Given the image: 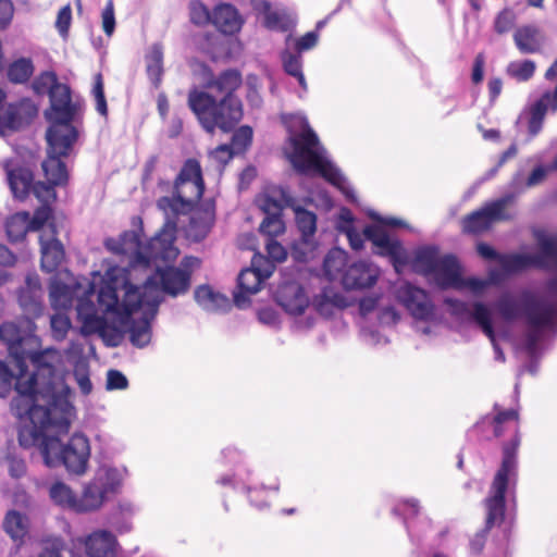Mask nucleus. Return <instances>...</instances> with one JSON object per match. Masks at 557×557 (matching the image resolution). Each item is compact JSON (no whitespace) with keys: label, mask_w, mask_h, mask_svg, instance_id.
<instances>
[{"label":"nucleus","mask_w":557,"mask_h":557,"mask_svg":"<svg viewBox=\"0 0 557 557\" xmlns=\"http://www.w3.org/2000/svg\"><path fill=\"white\" fill-rule=\"evenodd\" d=\"M242 84L240 71L226 69L207 79L205 87L208 91L197 89L189 91V108L207 133L213 134L215 128L230 133L242 121L243 103L236 96V90Z\"/></svg>","instance_id":"obj_1"},{"label":"nucleus","mask_w":557,"mask_h":557,"mask_svg":"<svg viewBox=\"0 0 557 557\" xmlns=\"http://www.w3.org/2000/svg\"><path fill=\"white\" fill-rule=\"evenodd\" d=\"M284 154L297 173L321 176L335 186L348 201L357 200L347 178L327 157L325 148L306 119L302 120L301 132L288 136Z\"/></svg>","instance_id":"obj_2"},{"label":"nucleus","mask_w":557,"mask_h":557,"mask_svg":"<svg viewBox=\"0 0 557 557\" xmlns=\"http://www.w3.org/2000/svg\"><path fill=\"white\" fill-rule=\"evenodd\" d=\"M544 318H557V315H445L443 321L447 326L443 330V333L455 331L465 339H469L474 333L481 331L493 345L495 360L505 362V354L498 342L509 343L516 352H519L520 348L516 345L515 338L509 337L510 333H512V336L516 335L517 341L522 339L530 330L531 319Z\"/></svg>","instance_id":"obj_3"},{"label":"nucleus","mask_w":557,"mask_h":557,"mask_svg":"<svg viewBox=\"0 0 557 557\" xmlns=\"http://www.w3.org/2000/svg\"><path fill=\"white\" fill-rule=\"evenodd\" d=\"M187 201L181 195L169 198L162 197L158 200V207L164 211L171 210L173 215L166 213L163 226L150 238L144 250H139L140 235L136 231H125L121 234L123 242L128 247V253L135 251V263L151 267V263L159 261L174 262L180 253L175 247L178 214V207Z\"/></svg>","instance_id":"obj_4"},{"label":"nucleus","mask_w":557,"mask_h":557,"mask_svg":"<svg viewBox=\"0 0 557 557\" xmlns=\"http://www.w3.org/2000/svg\"><path fill=\"white\" fill-rule=\"evenodd\" d=\"M521 444L519 429L516 428L512 437L503 443L500 466L495 472L490 485L488 495L484 499L486 508L485 528L490 530L504 521L506 512V495L509 503L516 505V493L519 480L518 450Z\"/></svg>","instance_id":"obj_5"},{"label":"nucleus","mask_w":557,"mask_h":557,"mask_svg":"<svg viewBox=\"0 0 557 557\" xmlns=\"http://www.w3.org/2000/svg\"><path fill=\"white\" fill-rule=\"evenodd\" d=\"M359 339L367 346L380 347L389 343V333L398 323H406L424 339L443 334L445 315H354Z\"/></svg>","instance_id":"obj_6"},{"label":"nucleus","mask_w":557,"mask_h":557,"mask_svg":"<svg viewBox=\"0 0 557 557\" xmlns=\"http://www.w3.org/2000/svg\"><path fill=\"white\" fill-rule=\"evenodd\" d=\"M276 297L285 313H305L309 306L319 314L333 313L335 309L343 310L349 305L343 293L331 287L323 288L310 300L306 295L305 287L296 282L281 285Z\"/></svg>","instance_id":"obj_7"},{"label":"nucleus","mask_w":557,"mask_h":557,"mask_svg":"<svg viewBox=\"0 0 557 557\" xmlns=\"http://www.w3.org/2000/svg\"><path fill=\"white\" fill-rule=\"evenodd\" d=\"M412 272L422 276H432L444 288L458 287L462 283L461 265L454 253L440 256L437 245H423L418 247L410 260Z\"/></svg>","instance_id":"obj_8"},{"label":"nucleus","mask_w":557,"mask_h":557,"mask_svg":"<svg viewBox=\"0 0 557 557\" xmlns=\"http://www.w3.org/2000/svg\"><path fill=\"white\" fill-rule=\"evenodd\" d=\"M540 251L536 255L520 252H502L498 263L507 275L522 273L530 268L548 270L554 264L557 270V236H548L542 232L535 234ZM548 294L557 298V276L546 284Z\"/></svg>","instance_id":"obj_9"},{"label":"nucleus","mask_w":557,"mask_h":557,"mask_svg":"<svg viewBox=\"0 0 557 557\" xmlns=\"http://www.w3.org/2000/svg\"><path fill=\"white\" fill-rule=\"evenodd\" d=\"M28 360L34 367V372L27 379L25 376L28 370L22 374L17 368L18 374L15 382L17 395L14 397L16 406H20L22 400H25V406H27V403L36 400V397L40 398L44 383L49 377H54L55 369L63 368L62 355L52 348L29 354Z\"/></svg>","instance_id":"obj_10"},{"label":"nucleus","mask_w":557,"mask_h":557,"mask_svg":"<svg viewBox=\"0 0 557 557\" xmlns=\"http://www.w3.org/2000/svg\"><path fill=\"white\" fill-rule=\"evenodd\" d=\"M57 375L49 377L40 392L44 404L41 407H33L30 410L32 420H39L41 423H49L58 433H67L74 406L70 401L71 389L63 384L61 389L57 388Z\"/></svg>","instance_id":"obj_11"},{"label":"nucleus","mask_w":557,"mask_h":557,"mask_svg":"<svg viewBox=\"0 0 557 557\" xmlns=\"http://www.w3.org/2000/svg\"><path fill=\"white\" fill-rule=\"evenodd\" d=\"M370 218L376 221L377 224H370L364 227V238L377 248V255L389 259V262L397 274H401L409 262L408 251L404 247L401 240L392 237L385 227L408 228V224L401 219L394 216L384 218L376 212H371Z\"/></svg>","instance_id":"obj_12"},{"label":"nucleus","mask_w":557,"mask_h":557,"mask_svg":"<svg viewBox=\"0 0 557 557\" xmlns=\"http://www.w3.org/2000/svg\"><path fill=\"white\" fill-rule=\"evenodd\" d=\"M89 457V440L82 433H75L66 443L57 435L46 443L45 463L50 468L64 466L69 473L81 475L87 470Z\"/></svg>","instance_id":"obj_13"},{"label":"nucleus","mask_w":557,"mask_h":557,"mask_svg":"<svg viewBox=\"0 0 557 557\" xmlns=\"http://www.w3.org/2000/svg\"><path fill=\"white\" fill-rule=\"evenodd\" d=\"M222 460L225 466H231V472L220 475L216 479V484L221 486H230L235 491H243L247 494L251 506L258 510H263L269 507L268 502L263 499V496L268 490L277 492L280 484L276 483L273 486H265L261 484L259 487L250 486L247 481L250 476L251 471L248 467L244 466V456L242 451L236 448L227 447L222 450Z\"/></svg>","instance_id":"obj_14"},{"label":"nucleus","mask_w":557,"mask_h":557,"mask_svg":"<svg viewBox=\"0 0 557 557\" xmlns=\"http://www.w3.org/2000/svg\"><path fill=\"white\" fill-rule=\"evenodd\" d=\"M529 326L530 330L522 339L517 341L512 333L509 337L515 338L516 345L520 348L519 352H523L529 358L528 363L523 366V370L536 375L541 358L557 337V318L531 319Z\"/></svg>","instance_id":"obj_15"},{"label":"nucleus","mask_w":557,"mask_h":557,"mask_svg":"<svg viewBox=\"0 0 557 557\" xmlns=\"http://www.w3.org/2000/svg\"><path fill=\"white\" fill-rule=\"evenodd\" d=\"M95 282H87L84 287L81 283L67 285L53 280L49 287V298L55 313L60 310H69L75 306V313H97L94 301Z\"/></svg>","instance_id":"obj_16"},{"label":"nucleus","mask_w":557,"mask_h":557,"mask_svg":"<svg viewBox=\"0 0 557 557\" xmlns=\"http://www.w3.org/2000/svg\"><path fill=\"white\" fill-rule=\"evenodd\" d=\"M287 208L294 212V223L299 239L292 245V256L298 262H307L314 256L318 216L296 199H287Z\"/></svg>","instance_id":"obj_17"},{"label":"nucleus","mask_w":557,"mask_h":557,"mask_svg":"<svg viewBox=\"0 0 557 557\" xmlns=\"http://www.w3.org/2000/svg\"><path fill=\"white\" fill-rule=\"evenodd\" d=\"M153 280L147 278L143 287L133 285L125 276L121 277V285L124 290L120 301L121 313H158L159 305L162 301L160 295H154L152 288Z\"/></svg>","instance_id":"obj_18"},{"label":"nucleus","mask_w":557,"mask_h":557,"mask_svg":"<svg viewBox=\"0 0 557 557\" xmlns=\"http://www.w3.org/2000/svg\"><path fill=\"white\" fill-rule=\"evenodd\" d=\"M82 318L83 335L98 334L107 347L120 346L126 335L125 319L133 315H77Z\"/></svg>","instance_id":"obj_19"},{"label":"nucleus","mask_w":557,"mask_h":557,"mask_svg":"<svg viewBox=\"0 0 557 557\" xmlns=\"http://www.w3.org/2000/svg\"><path fill=\"white\" fill-rule=\"evenodd\" d=\"M163 262L165 263L164 267L158 264V262L152 263L156 267V272L148 277L153 280L154 295L163 293L177 297L186 294L190 288V272L169 265V262Z\"/></svg>","instance_id":"obj_20"},{"label":"nucleus","mask_w":557,"mask_h":557,"mask_svg":"<svg viewBox=\"0 0 557 557\" xmlns=\"http://www.w3.org/2000/svg\"><path fill=\"white\" fill-rule=\"evenodd\" d=\"M392 511L403 519L411 542L420 545L423 536L432 529V521L428 517L419 518V500L417 498L403 499L393 507Z\"/></svg>","instance_id":"obj_21"},{"label":"nucleus","mask_w":557,"mask_h":557,"mask_svg":"<svg viewBox=\"0 0 557 557\" xmlns=\"http://www.w3.org/2000/svg\"><path fill=\"white\" fill-rule=\"evenodd\" d=\"M381 271L374 263L366 260L351 262L342 276L341 285L345 290H363L373 287Z\"/></svg>","instance_id":"obj_22"},{"label":"nucleus","mask_w":557,"mask_h":557,"mask_svg":"<svg viewBox=\"0 0 557 557\" xmlns=\"http://www.w3.org/2000/svg\"><path fill=\"white\" fill-rule=\"evenodd\" d=\"M46 132L47 154L55 157H69L78 138V132L72 122H49Z\"/></svg>","instance_id":"obj_23"},{"label":"nucleus","mask_w":557,"mask_h":557,"mask_svg":"<svg viewBox=\"0 0 557 557\" xmlns=\"http://www.w3.org/2000/svg\"><path fill=\"white\" fill-rule=\"evenodd\" d=\"M50 107L45 111L48 122H73L78 110V102L72 100L71 88L66 84L54 86L49 96Z\"/></svg>","instance_id":"obj_24"},{"label":"nucleus","mask_w":557,"mask_h":557,"mask_svg":"<svg viewBox=\"0 0 557 557\" xmlns=\"http://www.w3.org/2000/svg\"><path fill=\"white\" fill-rule=\"evenodd\" d=\"M37 115V108L29 100L10 103L0 113V135L4 136L28 126Z\"/></svg>","instance_id":"obj_25"},{"label":"nucleus","mask_w":557,"mask_h":557,"mask_svg":"<svg viewBox=\"0 0 557 557\" xmlns=\"http://www.w3.org/2000/svg\"><path fill=\"white\" fill-rule=\"evenodd\" d=\"M115 270L107 271L106 276L100 278V284L95 283V302L97 313H121L120 297L117 294L121 278L114 275Z\"/></svg>","instance_id":"obj_26"},{"label":"nucleus","mask_w":557,"mask_h":557,"mask_svg":"<svg viewBox=\"0 0 557 557\" xmlns=\"http://www.w3.org/2000/svg\"><path fill=\"white\" fill-rule=\"evenodd\" d=\"M41 260V270L47 273L58 271L65 259V250L61 240L57 237V227L54 224L49 225V235L41 234L39 236Z\"/></svg>","instance_id":"obj_27"},{"label":"nucleus","mask_w":557,"mask_h":557,"mask_svg":"<svg viewBox=\"0 0 557 557\" xmlns=\"http://www.w3.org/2000/svg\"><path fill=\"white\" fill-rule=\"evenodd\" d=\"M0 339L8 345V351L13 359L14 366L20 369L22 374L25 373L27 371L29 354L34 351L24 348L18 327L13 323H3L0 325Z\"/></svg>","instance_id":"obj_28"},{"label":"nucleus","mask_w":557,"mask_h":557,"mask_svg":"<svg viewBox=\"0 0 557 557\" xmlns=\"http://www.w3.org/2000/svg\"><path fill=\"white\" fill-rule=\"evenodd\" d=\"M396 298L408 313H433L429 294L411 283H405L396 292Z\"/></svg>","instance_id":"obj_29"},{"label":"nucleus","mask_w":557,"mask_h":557,"mask_svg":"<svg viewBox=\"0 0 557 557\" xmlns=\"http://www.w3.org/2000/svg\"><path fill=\"white\" fill-rule=\"evenodd\" d=\"M215 220L214 207L207 205L195 210L185 227V236L193 243L202 242L210 233Z\"/></svg>","instance_id":"obj_30"},{"label":"nucleus","mask_w":557,"mask_h":557,"mask_svg":"<svg viewBox=\"0 0 557 557\" xmlns=\"http://www.w3.org/2000/svg\"><path fill=\"white\" fill-rule=\"evenodd\" d=\"M262 284V275L258 269H246L237 276L238 290L233 294V302L238 310L247 309L249 296L258 293Z\"/></svg>","instance_id":"obj_31"},{"label":"nucleus","mask_w":557,"mask_h":557,"mask_svg":"<svg viewBox=\"0 0 557 557\" xmlns=\"http://www.w3.org/2000/svg\"><path fill=\"white\" fill-rule=\"evenodd\" d=\"M51 428L49 423H41L39 420H28V423L23 424L18 429V444L23 448H30L39 446L41 448L42 457L45 458L46 443L54 440L55 435L46 434V430Z\"/></svg>","instance_id":"obj_32"},{"label":"nucleus","mask_w":557,"mask_h":557,"mask_svg":"<svg viewBox=\"0 0 557 557\" xmlns=\"http://www.w3.org/2000/svg\"><path fill=\"white\" fill-rule=\"evenodd\" d=\"M44 290L37 275H27L25 286L18 294V302L24 313H44Z\"/></svg>","instance_id":"obj_33"},{"label":"nucleus","mask_w":557,"mask_h":557,"mask_svg":"<svg viewBox=\"0 0 557 557\" xmlns=\"http://www.w3.org/2000/svg\"><path fill=\"white\" fill-rule=\"evenodd\" d=\"M287 199H295L287 187L273 186L257 196L256 205L265 216L283 214V209L287 208Z\"/></svg>","instance_id":"obj_34"},{"label":"nucleus","mask_w":557,"mask_h":557,"mask_svg":"<svg viewBox=\"0 0 557 557\" xmlns=\"http://www.w3.org/2000/svg\"><path fill=\"white\" fill-rule=\"evenodd\" d=\"M286 318V324L289 331L296 335H304L312 330L319 331V325H334V323L344 325L337 319L338 315H283Z\"/></svg>","instance_id":"obj_35"},{"label":"nucleus","mask_w":557,"mask_h":557,"mask_svg":"<svg viewBox=\"0 0 557 557\" xmlns=\"http://www.w3.org/2000/svg\"><path fill=\"white\" fill-rule=\"evenodd\" d=\"M549 94H545L540 100H536L529 111H523L519 114L516 121L517 129H520L523 123H527L529 139L537 136L543 127L544 119L547 112V103L545 99H549Z\"/></svg>","instance_id":"obj_36"},{"label":"nucleus","mask_w":557,"mask_h":557,"mask_svg":"<svg viewBox=\"0 0 557 557\" xmlns=\"http://www.w3.org/2000/svg\"><path fill=\"white\" fill-rule=\"evenodd\" d=\"M157 315H139L138 319L133 315L131 319H125L126 334L129 336V342L137 348L146 347L152 336V322Z\"/></svg>","instance_id":"obj_37"},{"label":"nucleus","mask_w":557,"mask_h":557,"mask_svg":"<svg viewBox=\"0 0 557 557\" xmlns=\"http://www.w3.org/2000/svg\"><path fill=\"white\" fill-rule=\"evenodd\" d=\"M117 541L115 536L106 530L90 534L85 541V550L88 557H114Z\"/></svg>","instance_id":"obj_38"},{"label":"nucleus","mask_w":557,"mask_h":557,"mask_svg":"<svg viewBox=\"0 0 557 557\" xmlns=\"http://www.w3.org/2000/svg\"><path fill=\"white\" fill-rule=\"evenodd\" d=\"M495 222H499L487 202L479 210L466 215L461 221L465 234L478 235L487 231Z\"/></svg>","instance_id":"obj_39"},{"label":"nucleus","mask_w":557,"mask_h":557,"mask_svg":"<svg viewBox=\"0 0 557 557\" xmlns=\"http://www.w3.org/2000/svg\"><path fill=\"white\" fill-rule=\"evenodd\" d=\"M280 61L284 73L297 79L301 89L298 96L301 98L308 91V85L304 74L302 54L296 50L286 48L280 52Z\"/></svg>","instance_id":"obj_40"},{"label":"nucleus","mask_w":557,"mask_h":557,"mask_svg":"<svg viewBox=\"0 0 557 557\" xmlns=\"http://www.w3.org/2000/svg\"><path fill=\"white\" fill-rule=\"evenodd\" d=\"M348 263V253L338 247L329 250L323 259L322 270L324 277L330 282H342V276Z\"/></svg>","instance_id":"obj_41"},{"label":"nucleus","mask_w":557,"mask_h":557,"mask_svg":"<svg viewBox=\"0 0 557 557\" xmlns=\"http://www.w3.org/2000/svg\"><path fill=\"white\" fill-rule=\"evenodd\" d=\"M212 24L224 34H233L239 30L242 26L238 11L234 5L227 3H222L214 8Z\"/></svg>","instance_id":"obj_42"},{"label":"nucleus","mask_w":557,"mask_h":557,"mask_svg":"<svg viewBox=\"0 0 557 557\" xmlns=\"http://www.w3.org/2000/svg\"><path fill=\"white\" fill-rule=\"evenodd\" d=\"M194 297L205 310L228 309L232 306L226 295L214 290L209 284L198 286L195 289Z\"/></svg>","instance_id":"obj_43"},{"label":"nucleus","mask_w":557,"mask_h":557,"mask_svg":"<svg viewBox=\"0 0 557 557\" xmlns=\"http://www.w3.org/2000/svg\"><path fill=\"white\" fill-rule=\"evenodd\" d=\"M100 479L94 478L88 483L81 497L77 496V512H86L98 509L103 503L107 492L106 487L99 483Z\"/></svg>","instance_id":"obj_44"},{"label":"nucleus","mask_w":557,"mask_h":557,"mask_svg":"<svg viewBox=\"0 0 557 557\" xmlns=\"http://www.w3.org/2000/svg\"><path fill=\"white\" fill-rule=\"evenodd\" d=\"M8 181L14 197L24 199L33 187L34 174L29 169L18 166L8 171Z\"/></svg>","instance_id":"obj_45"},{"label":"nucleus","mask_w":557,"mask_h":557,"mask_svg":"<svg viewBox=\"0 0 557 557\" xmlns=\"http://www.w3.org/2000/svg\"><path fill=\"white\" fill-rule=\"evenodd\" d=\"M62 158L47 154V159L42 161L45 177L50 180L52 185L65 186L69 182V171Z\"/></svg>","instance_id":"obj_46"},{"label":"nucleus","mask_w":557,"mask_h":557,"mask_svg":"<svg viewBox=\"0 0 557 557\" xmlns=\"http://www.w3.org/2000/svg\"><path fill=\"white\" fill-rule=\"evenodd\" d=\"M5 232L10 242H22L26 234L32 232L29 228V213L22 211L8 218L5 222Z\"/></svg>","instance_id":"obj_47"},{"label":"nucleus","mask_w":557,"mask_h":557,"mask_svg":"<svg viewBox=\"0 0 557 557\" xmlns=\"http://www.w3.org/2000/svg\"><path fill=\"white\" fill-rule=\"evenodd\" d=\"M539 28L534 25H524L519 27L513 34V40L521 53H535L540 50L536 39Z\"/></svg>","instance_id":"obj_48"},{"label":"nucleus","mask_w":557,"mask_h":557,"mask_svg":"<svg viewBox=\"0 0 557 557\" xmlns=\"http://www.w3.org/2000/svg\"><path fill=\"white\" fill-rule=\"evenodd\" d=\"M187 182H195L199 190V196L202 195L205 190V183L202 178L201 166L195 159H188L185 161L175 180V186L185 184Z\"/></svg>","instance_id":"obj_49"},{"label":"nucleus","mask_w":557,"mask_h":557,"mask_svg":"<svg viewBox=\"0 0 557 557\" xmlns=\"http://www.w3.org/2000/svg\"><path fill=\"white\" fill-rule=\"evenodd\" d=\"M49 495L57 505L77 512V495L65 483H53L49 490Z\"/></svg>","instance_id":"obj_50"},{"label":"nucleus","mask_w":557,"mask_h":557,"mask_svg":"<svg viewBox=\"0 0 557 557\" xmlns=\"http://www.w3.org/2000/svg\"><path fill=\"white\" fill-rule=\"evenodd\" d=\"M34 73V64L29 58H20L12 62L8 69V78L14 84L28 82Z\"/></svg>","instance_id":"obj_51"},{"label":"nucleus","mask_w":557,"mask_h":557,"mask_svg":"<svg viewBox=\"0 0 557 557\" xmlns=\"http://www.w3.org/2000/svg\"><path fill=\"white\" fill-rule=\"evenodd\" d=\"M3 530L12 540H23L27 532L23 516L17 510H9L3 520Z\"/></svg>","instance_id":"obj_52"},{"label":"nucleus","mask_w":557,"mask_h":557,"mask_svg":"<svg viewBox=\"0 0 557 557\" xmlns=\"http://www.w3.org/2000/svg\"><path fill=\"white\" fill-rule=\"evenodd\" d=\"M58 76L53 71H45L40 73L32 83L34 92L38 96L51 95V90H54V86H61Z\"/></svg>","instance_id":"obj_53"},{"label":"nucleus","mask_w":557,"mask_h":557,"mask_svg":"<svg viewBox=\"0 0 557 557\" xmlns=\"http://www.w3.org/2000/svg\"><path fill=\"white\" fill-rule=\"evenodd\" d=\"M264 25L270 30L288 32L295 26V21L283 12L271 11L264 15Z\"/></svg>","instance_id":"obj_54"},{"label":"nucleus","mask_w":557,"mask_h":557,"mask_svg":"<svg viewBox=\"0 0 557 557\" xmlns=\"http://www.w3.org/2000/svg\"><path fill=\"white\" fill-rule=\"evenodd\" d=\"M518 195H519L518 193L512 190V191L506 193L505 195H503L502 197H499L495 200L488 201L487 205L491 207L493 212L497 215L499 221H512L515 219V213L506 211L505 208L509 203H512L516 200Z\"/></svg>","instance_id":"obj_55"},{"label":"nucleus","mask_w":557,"mask_h":557,"mask_svg":"<svg viewBox=\"0 0 557 557\" xmlns=\"http://www.w3.org/2000/svg\"><path fill=\"white\" fill-rule=\"evenodd\" d=\"M96 479L106 487L107 494L117 491L122 483V472L116 468H102L97 471Z\"/></svg>","instance_id":"obj_56"},{"label":"nucleus","mask_w":557,"mask_h":557,"mask_svg":"<svg viewBox=\"0 0 557 557\" xmlns=\"http://www.w3.org/2000/svg\"><path fill=\"white\" fill-rule=\"evenodd\" d=\"M252 136V128L248 125H243L233 133L230 146L237 154H242L251 146Z\"/></svg>","instance_id":"obj_57"},{"label":"nucleus","mask_w":557,"mask_h":557,"mask_svg":"<svg viewBox=\"0 0 557 557\" xmlns=\"http://www.w3.org/2000/svg\"><path fill=\"white\" fill-rule=\"evenodd\" d=\"M91 96L94 97L96 101V110L101 115L107 117L108 116V104L107 99L104 95V83H103V76L101 73H97L94 76V84L91 88Z\"/></svg>","instance_id":"obj_58"},{"label":"nucleus","mask_w":557,"mask_h":557,"mask_svg":"<svg viewBox=\"0 0 557 557\" xmlns=\"http://www.w3.org/2000/svg\"><path fill=\"white\" fill-rule=\"evenodd\" d=\"M190 22L197 26L212 23V12L200 0H191L189 3Z\"/></svg>","instance_id":"obj_59"},{"label":"nucleus","mask_w":557,"mask_h":557,"mask_svg":"<svg viewBox=\"0 0 557 557\" xmlns=\"http://www.w3.org/2000/svg\"><path fill=\"white\" fill-rule=\"evenodd\" d=\"M285 230L283 221V214H271L264 216L263 221L259 226V232L270 237H276L281 235Z\"/></svg>","instance_id":"obj_60"},{"label":"nucleus","mask_w":557,"mask_h":557,"mask_svg":"<svg viewBox=\"0 0 557 557\" xmlns=\"http://www.w3.org/2000/svg\"><path fill=\"white\" fill-rule=\"evenodd\" d=\"M73 376L83 395L87 396L92 392V383L89 377V367L86 362L78 361L75 364Z\"/></svg>","instance_id":"obj_61"},{"label":"nucleus","mask_w":557,"mask_h":557,"mask_svg":"<svg viewBox=\"0 0 557 557\" xmlns=\"http://www.w3.org/2000/svg\"><path fill=\"white\" fill-rule=\"evenodd\" d=\"M535 72V63L532 60H524L522 62H512L508 66V74L518 81H529Z\"/></svg>","instance_id":"obj_62"},{"label":"nucleus","mask_w":557,"mask_h":557,"mask_svg":"<svg viewBox=\"0 0 557 557\" xmlns=\"http://www.w3.org/2000/svg\"><path fill=\"white\" fill-rule=\"evenodd\" d=\"M52 337L55 341H63L72 329L70 315H49Z\"/></svg>","instance_id":"obj_63"},{"label":"nucleus","mask_w":557,"mask_h":557,"mask_svg":"<svg viewBox=\"0 0 557 557\" xmlns=\"http://www.w3.org/2000/svg\"><path fill=\"white\" fill-rule=\"evenodd\" d=\"M53 212L50 206L44 205L37 208L33 215H29V228L32 232L41 230L52 218Z\"/></svg>","instance_id":"obj_64"}]
</instances>
